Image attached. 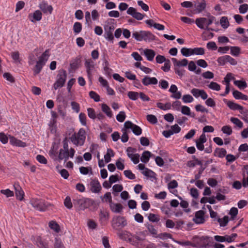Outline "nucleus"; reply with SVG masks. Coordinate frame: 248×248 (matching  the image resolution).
Wrapping results in <instances>:
<instances>
[{
  "instance_id": "obj_20",
  "label": "nucleus",
  "mask_w": 248,
  "mask_h": 248,
  "mask_svg": "<svg viewBox=\"0 0 248 248\" xmlns=\"http://www.w3.org/2000/svg\"><path fill=\"white\" fill-rule=\"evenodd\" d=\"M109 205L111 211L115 213H120L123 211V206L121 203L111 202Z\"/></svg>"
},
{
  "instance_id": "obj_47",
  "label": "nucleus",
  "mask_w": 248,
  "mask_h": 248,
  "mask_svg": "<svg viewBox=\"0 0 248 248\" xmlns=\"http://www.w3.org/2000/svg\"><path fill=\"white\" fill-rule=\"evenodd\" d=\"M239 112L242 115L241 118L245 122H248V110L245 109L243 107L240 109Z\"/></svg>"
},
{
  "instance_id": "obj_5",
  "label": "nucleus",
  "mask_w": 248,
  "mask_h": 248,
  "mask_svg": "<svg viewBox=\"0 0 248 248\" xmlns=\"http://www.w3.org/2000/svg\"><path fill=\"white\" fill-rule=\"evenodd\" d=\"M111 224L114 229L119 230L127 225V221L124 217L116 216L113 217Z\"/></svg>"
},
{
  "instance_id": "obj_63",
  "label": "nucleus",
  "mask_w": 248,
  "mask_h": 248,
  "mask_svg": "<svg viewBox=\"0 0 248 248\" xmlns=\"http://www.w3.org/2000/svg\"><path fill=\"white\" fill-rule=\"evenodd\" d=\"M182 100L184 103H188L193 102L194 99L190 94H186L183 95Z\"/></svg>"
},
{
  "instance_id": "obj_38",
  "label": "nucleus",
  "mask_w": 248,
  "mask_h": 248,
  "mask_svg": "<svg viewBox=\"0 0 248 248\" xmlns=\"http://www.w3.org/2000/svg\"><path fill=\"white\" fill-rule=\"evenodd\" d=\"M231 54L235 57L238 56L241 53V48L239 46H231Z\"/></svg>"
},
{
  "instance_id": "obj_52",
  "label": "nucleus",
  "mask_w": 248,
  "mask_h": 248,
  "mask_svg": "<svg viewBox=\"0 0 248 248\" xmlns=\"http://www.w3.org/2000/svg\"><path fill=\"white\" fill-rule=\"evenodd\" d=\"M237 235L236 233H232L231 235H225L224 236L225 241L231 243L234 241Z\"/></svg>"
},
{
  "instance_id": "obj_60",
  "label": "nucleus",
  "mask_w": 248,
  "mask_h": 248,
  "mask_svg": "<svg viewBox=\"0 0 248 248\" xmlns=\"http://www.w3.org/2000/svg\"><path fill=\"white\" fill-rule=\"evenodd\" d=\"M90 97L93 99L95 102H99L100 101V96L95 92L91 91L89 93Z\"/></svg>"
},
{
  "instance_id": "obj_39",
  "label": "nucleus",
  "mask_w": 248,
  "mask_h": 248,
  "mask_svg": "<svg viewBox=\"0 0 248 248\" xmlns=\"http://www.w3.org/2000/svg\"><path fill=\"white\" fill-rule=\"evenodd\" d=\"M220 24L223 29H227L230 26L228 17L222 16L220 19Z\"/></svg>"
},
{
  "instance_id": "obj_45",
  "label": "nucleus",
  "mask_w": 248,
  "mask_h": 248,
  "mask_svg": "<svg viewBox=\"0 0 248 248\" xmlns=\"http://www.w3.org/2000/svg\"><path fill=\"white\" fill-rule=\"evenodd\" d=\"M79 171L83 175H87L89 172H90L91 174L93 173L91 167H81L79 168Z\"/></svg>"
},
{
  "instance_id": "obj_35",
  "label": "nucleus",
  "mask_w": 248,
  "mask_h": 248,
  "mask_svg": "<svg viewBox=\"0 0 248 248\" xmlns=\"http://www.w3.org/2000/svg\"><path fill=\"white\" fill-rule=\"evenodd\" d=\"M114 154L111 149H108L107 153L104 155V159L106 163H108L111 160V157L114 156Z\"/></svg>"
},
{
  "instance_id": "obj_3",
  "label": "nucleus",
  "mask_w": 248,
  "mask_h": 248,
  "mask_svg": "<svg viewBox=\"0 0 248 248\" xmlns=\"http://www.w3.org/2000/svg\"><path fill=\"white\" fill-rule=\"evenodd\" d=\"M86 137V133L83 128L79 129L77 133L73 134L69 137L71 142L77 146H81L84 145Z\"/></svg>"
},
{
  "instance_id": "obj_34",
  "label": "nucleus",
  "mask_w": 248,
  "mask_h": 248,
  "mask_svg": "<svg viewBox=\"0 0 248 248\" xmlns=\"http://www.w3.org/2000/svg\"><path fill=\"white\" fill-rule=\"evenodd\" d=\"M142 173L145 176L150 178L155 179V173L148 168L145 169L144 170L142 171Z\"/></svg>"
},
{
  "instance_id": "obj_30",
  "label": "nucleus",
  "mask_w": 248,
  "mask_h": 248,
  "mask_svg": "<svg viewBox=\"0 0 248 248\" xmlns=\"http://www.w3.org/2000/svg\"><path fill=\"white\" fill-rule=\"evenodd\" d=\"M48 225L49 228L55 232L58 233L60 232L61 230L60 226L55 221H50L49 222Z\"/></svg>"
},
{
  "instance_id": "obj_42",
  "label": "nucleus",
  "mask_w": 248,
  "mask_h": 248,
  "mask_svg": "<svg viewBox=\"0 0 248 248\" xmlns=\"http://www.w3.org/2000/svg\"><path fill=\"white\" fill-rule=\"evenodd\" d=\"M192 55H202L204 54V49L202 47H195L192 48Z\"/></svg>"
},
{
  "instance_id": "obj_7",
  "label": "nucleus",
  "mask_w": 248,
  "mask_h": 248,
  "mask_svg": "<svg viewBox=\"0 0 248 248\" xmlns=\"http://www.w3.org/2000/svg\"><path fill=\"white\" fill-rule=\"evenodd\" d=\"M30 203L34 209L40 211H46L48 206V203L42 199H32Z\"/></svg>"
},
{
  "instance_id": "obj_55",
  "label": "nucleus",
  "mask_w": 248,
  "mask_h": 248,
  "mask_svg": "<svg viewBox=\"0 0 248 248\" xmlns=\"http://www.w3.org/2000/svg\"><path fill=\"white\" fill-rule=\"evenodd\" d=\"M221 131L223 133L226 134L228 135H230L232 132L231 127L229 125L223 126L221 128Z\"/></svg>"
},
{
  "instance_id": "obj_21",
  "label": "nucleus",
  "mask_w": 248,
  "mask_h": 248,
  "mask_svg": "<svg viewBox=\"0 0 248 248\" xmlns=\"http://www.w3.org/2000/svg\"><path fill=\"white\" fill-rule=\"evenodd\" d=\"M15 189V193L16 198L22 201L24 199V193L20 186L17 184H15L14 185Z\"/></svg>"
},
{
  "instance_id": "obj_24",
  "label": "nucleus",
  "mask_w": 248,
  "mask_h": 248,
  "mask_svg": "<svg viewBox=\"0 0 248 248\" xmlns=\"http://www.w3.org/2000/svg\"><path fill=\"white\" fill-rule=\"evenodd\" d=\"M143 54L149 61H152L155 55V52L154 50L148 48L143 50Z\"/></svg>"
},
{
  "instance_id": "obj_53",
  "label": "nucleus",
  "mask_w": 248,
  "mask_h": 248,
  "mask_svg": "<svg viewBox=\"0 0 248 248\" xmlns=\"http://www.w3.org/2000/svg\"><path fill=\"white\" fill-rule=\"evenodd\" d=\"M147 120L152 124H155L157 123V119L155 116L152 114H148L146 116Z\"/></svg>"
},
{
  "instance_id": "obj_51",
  "label": "nucleus",
  "mask_w": 248,
  "mask_h": 248,
  "mask_svg": "<svg viewBox=\"0 0 248 248\" xmlns=\"http://www.w3.org/2000/svg\"><path fill=\"white\" fill-rule=\"evenodd\" d=\"M228 55L219 57L217 59L218 63L220 65H224L228 61Z\"/></svg>"
},
{
  "instance_id": "obj_6",
  "label": "nucleus",
  "mask_w": 248,
  "mask_h": 248,
  "mask_svg": "<svg viewBox=\"0 0 248 248\" xmlns=\"http://www.w3.org/2000/svg\"><path fill=\"white\" fill-rule=\"evenodd\" d=\"M216 20L215 17L209 16L208 18L205 17L198 18L196 19L195 23L201 29H204L206 26H209Z\"/></svg>"
},
{
  "instance_id": "obj_49",
  "label": "nucleus",
  "mask_w": 248,
  "mask_h": 248,
  "mask_svg": "<svg viewBox=\"0 0 248 248\" xmlns=\"http://www.w3.org/2000/svg\"><path fill=\"white\" fill-rule=\"evenodd\" d=\"M126 118L125 113L124 111L119 112V114L116 116L117 120L121 123L124 122Z\"/></svg>"
},
{
  "instance_id": "obj_10",
  "label": "nucleus",
  "mask_w": 248,
  "mask_h": 248,
  "mask_svg": "<svg viewBox=\"0 0 248 248\" xmlns=\"http://www.w3.org/2000/svg\"><path fill=\"white\" fill-rule=\"evenodd\" d=\"M114 29V26L111 24L108 23L105 25L104 36L107 40L113 42L114 39L113 32Z\"/></svg>"
},
{
  "instance_id": "obj_57",
  "label": "nucleus",
  "mask_w": 248,
  "mask_h": 248,
  "mask_svg": "<svg viewBox=\"0 0 248 248\" xmlns=\"http://www.w3.org/2000/svg\"><path fill=\"white\" fill-rule=\"evenodd\" d=\"M148 219L152 222H157L160 219L158 216L154 214L150 213L148 217Z\"/></svg>"
},
{
  "instance_id": "obj_13",
  "label": "nucleus",
  "mask_w": 248,
  "mask_h": 248,
  "mask_svg": "<svg viewBox=\"0 0 248 248\" xmlns=\"http://www.w3.org/2000/svg\"><path fill=\"white\" fill-rule=\"evenodd\" d=\"M89 199L77 197L73 199L74 204L79 205L81 209H84L88 208L89 206Z\"/></svg>"
},
{
  "instance_id": "obj_44",
  "label": "nucleus",
  "mask_w": 248,
  "mask_h": 248,
  "mask_svg": "<svg viewBox=\"0 0 248 248\" xmlns=\"http://www.w3.org/2000/svg\"><path fill=\"white\" fill-rule=\"evenodd\" d=\"M127 96L132 100H136L139 97V93L133 91H129L127 93Z\"/></svg>"
},
{
  "instance_id": "obj_41",
  "label": "nucleus",
  "mask_w": 248,
  "mask_h": 248,
  "mask_svg": "<svg viewBox=\"0 0 248 248\" xmlns=\"http://www.w3.org/2000/svg\"><path fill=\"white\" fill-rule=\"evenodd\" d=\"M181 52L184 56L188 57L192 55V48L183 47L181 50Z\"/></svg>"
},
{
  "instance_id": "obj_23",
  "label": "nucleus",
  "mask_w": 248,
  "mask_h": 248,
  "mask_svg": "<svg viewBox=\"0 0 248 248\" xmlns=\"http://www.w3.org/2000/svg\"><path fill=\"white\" fill-rule=\"evenodd\" d=\"M145 226L147 228L149 233L152 237L156 238L158 234V231L156 227L150 223H146Z\"/></svg>"
},
{
  "instance_id": "obj_37",
  "label": "nucleus",
  "mask_w": 248,
  "mask_h": 248,
  "mask_svg": "<svg viewBox=\"0 0 248 248\" xmlns=\"http://www.w3.org/2000/svg\"><path fill=\"white\" fill-rule=\"evenodd\" d=\"M145 235L144 232H140L137 233L136 235H134V238L135 241L142 242L145 240Z\"/></svg>"
},
{
  "instance_id": "obj_54",
  "label": "nucleus",
  "mask_w": 248,
  "mask_h": 248,
  "mask_svg": "<svg viewBox=\"0 0 248 248\" xmlns=\"http://www.w3.org/2000/svg\"><path fill=\"white\" fill-rule=\"evenodd\" d=\"M217 221L219 222L220 226L224 227L229 221L228 217L225 216L222 218H218Z\"/></svg>"
},
{
  "instance_id": "obj_43",
  "label": "nucleus",
  "mask_w": 248,
  "mask_h": 248,
  "mask_svg": "<svg viewBox=\"0 0 248 248\" xmlns=\"http://www.w3.org/2000/svg\"><path fill=\"white\" fill-rule=\"evenodd\" d=\"M208 87L209 89L216 91H218L220 90V85L213 81L211 82L208 85Z\"/></svg>"
},
{
  "instance_id": "obj_28",
  "label": "nucleus",
  "mask_w": 248,
  "mask_h": 248,
  "mask_svg": "<svg viewBox=\"0 0 248 248\" xmlns=\"http://www.w3.org/2000/svg\"><path fill=\"white\" fill-rule=\"evenodd\" d=\"M42 13L39 10L35 11L32 15L31 14L29 15V17L31 18V20L32 22L35 21H40L42 18Z\"/></svg>"
},
{
  "instance_id": "obj_32",
  "label": "nucleus",
  "mask_w": 248,
  "mask_h": 248,
  "mask_svg": "<svg viewBox=\"0 0 248 248\" xmlns=\"http://www.w3.org/2000/svg\"><path fill=\"white\" fill-rule=\"evenodd\" d=\"M151 155V153L149 151L143 152L140 158L141 161L144 163H147L149 160Z\"/></svg>"
},
{
  "instance_id": "obj_50",
  "label": "nucleus",
  "mask_w": 248,
  "mask_h": 248,
  "mask_svg": "<svg viewBox=\"0 0 248 248\" xmlns=\"http://www.w3.org/2000/svg\"><path fill=\"white\" fill-rule=\"evenodd\" d=\"M234 84L239 89H245L247 86L246 81L242 80H235L234 82Z\"/></svg>"
},
{
  "instance_id": "obj_16",
  "label": "nucleus",
  "mask_w": 248,
  "mask_h": 248,
  "mask_svg": "<svg viewBox=\"0 0 248 248\" xmlns=\"http://www.w3.org/2000/svg\"><path fill=\"white\" fill-rule=\"evenodd\" d=\"M142 84L146 86L150 85H156L158 83V80L155 77H150L148 76H145L142 79Z\"/></svg>"
},
{
  "instance_id": "obj_14",
  "label": "nucleus",
  "mask_w": 248,
  "mask_h": 248,
  "mask_svg": "<svg viewBox=\"0 0 248 248\" xmlns=\"http://www.w3.org/2000/svg\"><path fill=\"white\" fill-rule=\"evenodd\" d=\"M193 5H194L195 9L193 11V13L197 14L201 13L205 9L206 4L204 0H202L201 2L198 1L194 2Z\"/></svg>"
},
{
  "instance_id": "obj_25",
  "label": "nucleus",
  "mask_w": 248,
  "mask_h": 248,
  "mask_svg": "<svg viewBox=\"0 0 248 248\" xmlns=\"http://www.w3.org/2000/svg\"><path fill=\"white\" fill-rule=\"evenodd\" d=\"M227 151L223 148H217L214 151V155L219 158H223L226 156Z\"/></svg>"
},
{
  "instance_id": "obj_8",
  "label": "nucleus",
  "mask_w": 248,
  "mask_h": 248,
  "mask_svg": "<svg viewBox=\"0 0 248 248\" xmlns=\"http://www.w3.org/2000/svg\"><path fill=\"white\" fill-rule=\"evenodd\" d=\"M137 150L135 148L128 147L126 150L127 155L134 164H137L139 162L140 155L136 153Z\"/></svg>"
},
{
  "instance_id": "obj_19",
  "label": "nucleus",
  "mask_w": 248,
  "mask_h": 248,
  "mask_svg": "<svg viewBox=\"0 0 248 248\" xmlns=\"http://www.w3.org/2000/svg\"><path fill=\"white\" fill-rule=\"evenodd\" d=\"M91 190L93 193H98L101 189V186L97 180H92L90 183Z\"/></svg>"
},
{
  "instance_id": "obj_59",
  "label": "nucleus",
  "mask_w": 248,
  "mask_h": 248,
  "mask_svg": "<svg viewBox=\"0 0 248 248\" xmlns=\"http://www.w3.org/2000/svg\"><path fill=\"white\" fill-rule=\"evenodd\" d=\"M104 65V70L105 72V74L110 75L111 74V71L112 70L109 68L108 65L109 63L106 60L103 63Z\"/></svg>"
},
{
  "instance_id": "obj_40",
  "label": "nucleus",
  "mask_w": 248,
  "mask_h": 248,
  "mask_svg": "<svg viewBox=\"0 0 248 248\" xmlns=\"http://www.w3.org/2000/svg\"><path fill=\"white\" fill-rule=\"evenodd\" d=\"M123 134L121 137V140L123 142H126L128 140L129 137L128 136V131L124 127L122 129Z\"/></svg>"
},
{
  "instance_id": "obj_1",
  "label": "nucleus",
  "mask_w": 248,
  "mask_h": 248,
  "mask_svg": "<svg viewBox=\"0 0 248 248\" xmlns=\"http://www.w3.org/2000/svg\"><path fill=\"white\" fill-rule=\"evenodd\" d=\"M61 146V139L60 136H56L54 138V141L52 143V147L49 152V155L50 157L55 161L61 162L62 159V148H60L59 151V154L58 150Z\"/></svg>"
},
{
  "instance_id": "obj_11",
  "label": "nucleus",
  "mask_w": 248,
  "mask_h": 248,
  "mask_svg": "<svg viewBox=\"0 0 248 248\" xmlns=\"http://www.w3.org/2000/svg\"><path fill=\"white\" fill-rule=\"evenodd\" d=\"M124 127L127 129V130L131 129L133 133L139 136L142 133L141 128L138 125L133 124L129 121H126L124 124Z\"/></svg>"
},
{
  "instance_id": "obj_48",
  "label": "nucleus",
  "mask_w": 248,
  "mask_h": 248,
  "mask_svg": "<svg viewBox=\"0 0 248 248\" xmlns=\"http://www.w3.org/2000/svg\"><path fill=\"white\" fill-rule=\"evenodd\" d=\"M82 30V24L80 22L75 23L73 26V30L75 33H79Z\"/></svg>"
},
{
  "instance_id": "obj_29",
  "label": "nucleus",
  "mask_w": 248,
  "mask_h": 248,
  "mask_svg": "<svg viewBox=\"0 0 248 248\" xmlns=\"http://www.w3.org/2000/svg\"><path fill=\"white\" fill-rule=\"evenodd\" d=\"M178 186V183L175 180H173L168 184V188L170 190V192L175 195L176 194V193H177V190H174L173 191H171V189L176 188Z\"/></svg>"
},
{
  "instance_id": "obj_58",
  "label": "nucleus",
  "mask_w": 248,
  "mask_h": 248,
  "mask_svg": "<svg viewBox=\"0 0 248 248\" xmlns=\"http://www.w3.org/2000/svg\"><path fill=\"white\" fill-rule=\"evenodd\" d=\"M43 66L44 65L42 64H41L37 62L36 64L33 69L34 74L36 75L39 74L41 72Z\"/></svg>"
},
{
  "instance_id": "obj_62",
  "label": "nucleus",
  "mask_w": 248,
  "mask_h": 248,
  "mask_svg": "<svg viewBox=\"0 0 248 248\" xmlns=\"http://www.w3.org/2000/svg\"><path fill=\"white\" fill-rule=\"evenodd\" d=\"M202 90H200L197 88H193L191 90L190 93L194 97L198 98L200 96Z\"/></svg>"
},
{
  "instance_id": "obj_22",
  "label": "nucleus",
  "mask_w": 248,
  "mask_h": 248,
  "mask_svg": "<svg viewBox=\"0 0 248 248\" xmlns=\"http://www.w3.org/2000/svg\"><path fill=\"white\" fill-rule=\"evenodd\" d=\"M39 7L44 13L51 14L53 8L51 5H48L45 1H43L40 4Z\"/></svg>"
},
{
  "instance_id": "obj_26",
  "label": "nucleus",
  "mask_w": 248,
  "mask_h": 248,
  "mask_svg": "<svg viewBox=\"0 0 248 248\" xmlns=\"http://www.w3.org/2000/svg\"><path fill=\"white\" fill-rule=\"evenodd\" d=\"M49 56V50H46L39 57V60L37 61L38 62L44 65L47 61Z\"/></svg>"
},
{
  "instance_id": "obj_4",
  "label": "nucleus",
  "mask_w": 248,
  "mask_h": 248,
  "mask_svg": "<svg viewBox=\"0 0 248 248\" xmlns=\"http://www.w3.org/2000/svg\"><path fill=\"white\" fill-rule=\"evenodd\" d=\"M212 237L208 236L196 237L193 240V246L199 248H207L210 246Z\"/></svg>"
},
{
  "instance_id": "obj_31",
  "label": "nucleus",
  "mask_w": 248,
  "mask_h": 248,
  "mask_svg": "<svg viewBox=\"0 0 248 248\" xmlns=\"http://www.w3.org/2000/svg\"><path fill=\"white\" fill-rule=\"evenodd\" d=\"M102 111L109 118L113 116L112 112L110 108L106 104H102L101 106Z\"/></svg>"
},
{
  "instance_id": "obj_18",
  "label": "nucleus",
  "mask_w": 248,
  "mask_h": 248,
  "mask_svg": "<svg viewBox=\"0 0 248 248\" xmlns=\"http://www.w3.org/2000/svg\"><path fill=\"white\" fill-rule=\"evenodd\" d=\"M109 219V213L107 211L100 210L99 220L102 225H105Z\"/></svg>"
},
{
  "instance_id": "obj_27",
  "label": "nucleus",
  "mask_w": 248,
  "mask_h": 248,
  "mask_svg": "<svg viewBox=\"0 0 248 248\" xmlns=\"http://www.w3.org/2000/svg\"><path fill=\"white\" fill-rule=\"evenodd\" d=\"M172 61L174 66L177 67L186 66L188 64V60L186 59H183L181 61H178L176 58H172Z\"/></svg>"
},
{
  "instance_id": "obj_9",
  "label": "nucleus",
  "mask_w": 248,
  "mask_h": 248,
  "mask_svg": "<svg viewBox=\"0 0 248 248\" xmlns=\"http://www.w3.org/2000/svg\"><path fill=\"white\" fill-rule=\"evenodd\" d=\"M67 140V137H65L64 140L63 141V148L64 150L63 152V157L66 159H67L69 157L73 158L75 153V151L73 148H71L69 150Z\"/></svg>"
},
{
  "instance_id": "obj_46",
  "label": "nucleus",
  "mask_w": 248,
  "mask_h": 248,
  "mask_svg": "<svg viewBox=\"0 0 248 248\" xmlns=\"http://www.w3.org/2000/svg\"><path fill=\"white\" fill-rule=\"evenodd\" d=\"M230 120L239 128H241L243 127V124L239 119L235 117H231Z\"/></svg>"
},
{
  "instance_id": "obj_15",
  "label": "nucleus",
  "mask_w": 248,
  "mask_h": 248,
  "mask_svg": "<svg viewBox=\"0 0 248 248\" xmlns=\"http://www.w3.org/2000/svg\"><path fill=\"white\" fill-rule=\"evenodd\" d=\"M126 12L128 15H131L133 18L138 20H142L144 16L143 14L137 12L135 8L132 7L128 8Z\"/></svg>"
},
{
  "instance_id": "obj_64",
  "label": "nucleus",
  "mask_w": 248,
  "mask_h": 248,
  "mask_svg": "<svg viewBox=\"0 0 248 248\" xmlns=\"http://www.w3.org/2000/svg\"><path fill=\"white\" fill-rule=\"evenodd\" d=\"M62 242L60 236L57 235L55 238L54 248H62Z\"/></svg>"
},
{
  "instance_id": "obj_12",
  "label": "nucleus",
  "mask_w": 248,
  "mask_h": 248,
  "mask_svg": "<svg viewBox=\"0 0 248 248\" xmlns=\"http://www.w3.org/2000/svg\"><path fill=\"white\" fill-rule=\"evenodd\" d=\"M205 212L203 210L197 211L193 218V222L197 224H203L205 222Z\"/></svg>"
},
{
  "instance_id": "obj_56",
  "label": "nucleus",
  "mask_w": 248,
  "mask_h": 248,
  "mask_svg": "<svg viewBox=\"0 0 248 248\" xmlns=\"http://www.w3.org/2000/svg\"><path fill=\"white\" fill-rule=\"evenodd\" d=\"M172 235L167 232H163L158 234L156 238H159L162 240L167 239L168 238H171Z\"/></svg>"
},
{
  "instance_id": "obj_33",
  "label": "nucleus",
  "mask_w": 248,
  "mask_h": 248,
  "mask_svg": "<svg viewBox=\"0 0 248 248\" xmlns=\"http://www.w3.org/2000/svg\"><path fill=\"white\" fill-rule=\"evenodd\" d=\"M57 77H58V78L54 84L53 87V89L55 90L58 89L59 88L62 87V74H61V73H59Z\"/></svg>"
},
{
  "instance_id": "obj_36",
  "label": "nucleus",
  "mask_w": 248,
  "mask_h": 248,
  "mask_svg": "<svg viewBox=\"0 0 248 248\" xmlns=\"http://www.w3.org/2000/svg\"><path fill=\"white\" fill-rule=\"evenodd\" d=\"M181 112L183 114L190 116L192 117H195V114L194 113H191L190 108L186 106H182Z\"/></svg>"
},
{
  "instance_id": "obj_61",
  "label": "nucleus",
  "mask_w": 248,
  "mask_h": 248,
  "mask_svg": "<svg viewBox=\"0 0 248 248\" xmlns=\"http://www.w3.org/2000/svg\"><path fill=\"white\" fill-rule=\"evenodd\" d=\"M64 204L65 206L68 209H71L73 207V204L71 202V199L69 197L67 196L64 200Z\"/></svg>"
},
{
  "instance_id": "obj_2",
  "label": "nucleus",
  "mask_w": 248,
  "mask_h": 248,
  "mask_svg": "<svg viewBox=\"0 0 248 248\" xmlns=\"http://www.w3.org/2000/svg\"><path fill=\"white\" fill-rule=\"evenodd\" d=\"M132 37L137 41H144L146 42H150L155 40V36L150 31H133Z\"/></svg>"
},
{
  "instance_id": "obj_17",
  "label": "nucleus",
  "mask_w": 248,
  "mask_h": 248,
  "mask_svg": "<svg viewBox=\"0 0 248 248\" xmlns=\"http://www.w3.org/2000/svg\"><path fill=\"white\" fill-rule=\"evenodd\" d=\"M224 103L227 105V106L232 110H238L240 111V109L243 108V107L238 104L234 103L233 101L228 100L227 99H223Z\"/></svg>"
}]
</instances>
